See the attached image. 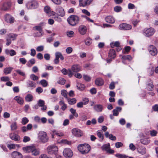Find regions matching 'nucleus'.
<instances>
[{
    "instance_id": "obj_15",
    "label": "nucleus",
    "mask_w": 158,
    "mask_h": 158,
    "mask_svg": "<svg viewBox=\"0 0 158 158\" xmlns=\"http://www.w3.org/2000/svg\"><path fill=\"white\" fill-rule=\"evenodd\" d=\"M94 109L96 111L98 112H100L102 111L103 107L101 104H97L94 106Z\"/></svg>"
},
{
    "instance_id": "obj_21",
    "label": "nucleus",
    "mask_w": 158,
    "mask_h": 158,
    "mask_svg": "<svg viewBox=\"0 0 158 158\" xmlns=\"http://www.w3.org/2000/svg\"><path fill=\"white\" fill-rule=\"evenodd\" d=\"M106 21L110 23H113L115 22L114 18L112 16H108L105 18Z\"/></svg>"
},
{
    "instance_id": "obj_46",
    "label": "nucleus",
    "mask_w": 158,
    "mask_h": 158,
    "mask_svg": "<svg viewBox=\"0 0 158 158\" xmlns=\"http://www.w3.org/2000/svg\"><path fill=\"white\" fill-rule=\"evenodd\" d=\"M115 156L119 158H127L128 156L125 155L117 153L115 155Z\"/></svg>"
},
{
    "instance_id": "obj_2",
    "label": "nucleus",
    "mask_w": 158,
    "mask_h": 158,
    "mask_svg": "<svg viewBox=\"0 0 158 158\" xmlns=\"http://www.w3.org/2000/svg\"><path fill=\"white\" fill-rule=\"evenodd\" d=\"M38 139L40 142L44 143L48 142L49 137L45 132L40 131L38 133Z\"/></svg>"
},
{
    "instance_id": "obj_56",
    "label": "nucleus",
    "mask_w": 158,
    "mask_h": 158,
    "mask_svg": "<svg viewBox=\"0 0 158 158\" xmlns=\"http://www.w3.org/2000/svg\"><path fill=\"white\" fill-rule=\"evenodd\" d=\"M16 72L20 75L22 76H25V73L20 70L18 69L16 71Z\"/></svg>"
},
{
    "instance_id": "obj_28",
    "label": "nucleus",
    "mask_w": 158,
    "mask_h": 158,
    "mask_svg": "<svg viewBox=\"0 0 158 158\" xmlns=\"http://www.w3.org/2000/svg\"><path fill=\"white\" fill-rule=\"evenodd\" d=\"M122 110V108L121 107H117L115 109L113 110V115L117 116L118 115L119 112H120Z\"/></svg>"
},
{
    "instance_id": "obj_36",
    "label": "nucleus",
    "mask_w": 158,
    "mask_h": 158,
    "mask_svg": "<svg viewBox=\"0 0 158 158\" xmlns=\"http://www.w3.org/2000/svg\"><path fill=\"white\" fill-rule=\"evenodd\" d=\"M31 153L33 155L36 156L38 155L39 154L40 152L38 149L33 147Z\"/></svg>"
},
{
    "instance_id": "obj_43",
    "label": "nucleus",
    "mask_w": 158,
    "mask_h": 158,
    "mask_svg": "<svg viewBox=\"0 0 158 158\" xmlns=\"http://www.w3.org/2000/svg\"><path fill=\"white\" fill-rule=\"evenodd\" d=\"M11 130L14 131L16 130L17 128V123L16 122H14L10 125Z\"/></svg>"
},
{
    "instance_id": "obj_18",
    "label": "nucleus",
    "mask_w": 158,
    "mask_h": 158,
    "mask_svg": "<svg viewBox=\"0 0 158 158\" xmlns=\"http://www.w3.org/2000/svg\"><path fill=\"white\" fill-rule=\"evenodd\" d=\"M80 6L84 7L89 5L92 1H79Z\"/></svg>"
},
{
    "instance_id": "obj_60",
    "label": "nucleus",
    "mask_w": 158,
    "mask_h": 158,
    "mask_svg": "<svg viewBox=\"0 0 158 158\" xmlns=\"http://www.w3.org/2000/svg\"><path fill=\"white\" fill-rule=\"evenodd\" d=\"M85 44L87 45H89L91 43V40L90 39H87L85 40Z\"/></svg>"
},
{
    "instance_id": "obj_33",
    "label": "nucleus",
    "mask_w": 158,
    "mask_h": 158,
    "mask_svg": "<svg viewBox=\"0 0 158 158\" xmlns=\"http://www.w3.org/2000/svg\"><path fill=\"white\" fill-rule=\"evenodd\" d=\"M53 133L54 134V135H57L59 137L63 136L64 135V134L62 132L60 131H56V130H54L53 131Z\"/></svg>"
},
{
    "instance_id": "obj_45",
    "label": "nucleus",
    "mask_w": 158,
    "mask_h": 158,
    "mask_svg": "<svg viewBox=\"0 0 158 158\" xmlns=\"http://www.w3.org/2000/svg\"><path fill=\"white\" fill-rule=\"evenodd\" d=\"M97 135L99 138H101V140H102L104 138V136L102 133L101 132V131H97Z\"/></svg>"
},
{
    "instance_id": "obj_54",
    "label": "nucleus",
    "mask_w": 158,
    "mask_h": 158,
    "mask_svg": "<svg viewBox=\"0 0 158 158\" xmlns=\"http://www.w3.org/2000/svg\"><path fill=\"white\" fill-rule=\"evenodd\" d=\"M114 10L115 12H118L121 10L122 8L120 6H117L114 7Z\"/></svg>"
},
{
    "instance_id": "obj_3",
    "label": "nucleus",
    "mask_w": 158,
    "mask_h": 158,
    "mask_svg": "<svg viewBox=\"0 0 158 158\" xmlns=\"http://www.w3.org/2000/svg\"><path fill=\"white\" fill-rule=\"evenodd\" d=\"M77 148L78 150L83 154L88 153L90 150V146L86 143L80 144Z\"/></svg>"
},
{
    "instance_id": "obj_47",
    "label": "nucleus",
    "mask_w": 158,
    "mask_h": 158,
    "mask_svg": "<svg viewBox=\"0 0 158 158\" xmlns=\"http://www.w3.org/2000/svg\"><path fill=\"white\" fill-rule=\"evenodd\" d=\"M77 87L80 90H83L85 88V85L82 84H78Z\"/></svg>"
},
{
    "instance_id": "obj_39",
    "label": "nucleus",
    "mask_w": 158,
    "mask_h": 158,
    "mask_svg": "<svg viewBox=\"0 0 158 158\" xmlns=\"http://www.w3.org/2000/svg\"><path fill=\"white\" fill-rule=\"evenodd\" d=\"M26 100L28 102H30L32 100L33 96L31 94H28L25 97Z\"/></svg>"
},
{
    "instance_id": "obj_64",
    "label": "nucleus",
    "mask_w": 158,
    "mask_h": 158,
    "mask_svg": "<svg viewBox=\"0 0 158 158\" xmlns=\"http://www.w3.org/2000/svg\"><path fill=\"white\" fill-rule=\"evenodd\" d=\"M84 79L86 81H89L90 80V77L88 76L84 75L83 76Z\"/></svg>"
},
{
    "instance_id": "obj_57",
    "label": "nucleus",
    "mask_w": 158,
    "mask_h": 158,
    "mask_svg": "<svg viewBox=\"0 0 158 158\" xmlns=\"http://www.w3.org/2000/svg\"><path fill=\"white\" fill-rule=\"evenodd\" d=\"M123 146V143L120 142H118L115 143V147L117 148H119Z\"/></svg>"
},
{
    "instance_id": "obj_12",
    "label": "nucleus",
    "mask_w": 158,
    "mask_h": 158,
    "mask_svg": "<svg viewBox=\"0 0 158 158\" xmlns=\"http://www.w3.org/2000/svg\"><path fill=\"white\" fill-rule=\"evenodd\" d=\"M5 21L8 23H12L14 22V18L9 14H6L5 16Z\"/></svg>"
},
{
    "instance_id": "obj_50",
    "label": "nucleus",
    "mask_w": 158,
    "mask_h": 158,
    "mask_svg": "<svg viewBox=\"0 0 158 158\" xmlns=\"http://www.w3.org/2000/svg\"><path fill=\"white\" fill-rule=\"evenodd\" d=\"M58 83L60 84L63 85L65 83V80L63 78H60L59 81L58 82Z\"/></svg>"
},
{
    "instance_id": "obj_24",
    "label": "nucleus",
    "mask_w": 158,
    "mask_h": 158,
    "mask_svg": "<svg viewBox=\"0 0 158 158\" xmlns=\"http://www.w3.org/2000/svg\"><path fill=\"white\" fill-rule=\"evenodd\" d=\"M27 83V87L31 88L32 89L35 88L36 86V83L31 80H28Z\"/></svg>"
},
{
    "instance_id": "obj_59",
    "label": "nucleus",
    "mask_w": 158,
    "mask_h": 158,
    "mask_svg": "<svg viewBox=\"0 0 158 158\" xmlns=\"http://www.w3.org/2000/svg\"><path fill=\"white\" fill-rule=\"evenodd\" d=\"M66 51L67 54H70L73 51L72 48L70 47H68L66 49Z\"/></svg>"
},
{
    "instance_id": "obj_13",
    "label": "nucleus",
    "mask_w": 158,
    "mask_h": 158,
    "mask_svg": "<svg viewBox=\"0 0 158 158\" xmlns=\"http://www.w3.org/2000/svg\"><path fill=\"white\" fill-rule=\"evenodd\" d=\"M11 5L10 2L9 1H7L3 4L2 9L4 10H6L10 8Z\"/></svg>"
},
{
    "instance_id": "obj_25",
    "label": "nucleus",
    "mask_w": 158,
    "mask_h": 158,
    "mask_svg": "<svg viewBox=\"0 0 158 158\" xmlns=\"http://www.w3.org/2000/svg\"><path fill=\"white\" fill-rule=\"evenodd\" d=\"M5 53L7 55L9 54L11 56H13L16 54V52L13 49L10 50L7 49L5 50Z\"/></svg>"
},
{
    "instance_id": "obj_58",
    "label": "nucleus",
    "mask_w": 158,
    "mask_h": 158,
    "mask_svg": "<svg viewBox=\"0 0 158 158\" xmlns=\"http://www.w3.org/2000/svg\"><path fill=\"white\" fill-rule=\"evenodd\" d=\"M1 80L4 81H8L10 80V78L8 77H1Z\"/></svg>"
},
{
    "instance_id": "obj_48",
    "label": "nucleus",
    "mask_w": 158,
    "mask_h": 158,
    "mask_svg": "<svg viewBox=\"0 0 158 158\" xmlns=\"http://www.w3.org/2000/svg\"><path fill=\"white\" fill-rule=\"evenodd\" d=\"M29 122V120L26 117H24L22 118L21 123L23 125H25Z\"/></svg>"
},
{
    "instance_id": "obj_53",
    "label": "nucleus",
    "mask_w": 158,
    "mask_h": 158,
    "mask_svg": "<svg viewBox=\"0 0 158 158\" xmlns=\"http://www.w3.org/2000/svg\"><path fill=\"white\" fill-rule=\"evenodd\" d=\"M150 133L151 136H155L157 134V132L155 130H152L150 131Z\"/></svg>"
},
{
    "instance_id": "obj_35",
    "label": "nucleus",
    "mask_w": 158,
    "mask_h": 158,
    "mask_svg": "<svg viewBox=\"0 0 158 158\" xmlns=\"http://www.w3.org/2000/svg\"><path fill=\"white\" fill-rule=\"evenodd\" d=\"M67 99L68 102L69 104L70 105H73L76 102L77 100L75 98H68Z\"/></svg>"
},
{
    "instance_id": "obj_8",
    "label": "nucleus",
    "mask_w": 158,
    "mask_h": 158,
    "mask_svg": "<svg viewBox=\"0 0 158 158\" xmlns=\"http://www.w3.org/2000/svg\"><path fill=\"white\" fill-rule=\"evenodd\" d=\"M55 58L54 59V62L55 64H57L59 63V58L63 60L64 59V57L62 55V54L59 52H56L55 53Z\"/></svg>"
},
{
    "instance_id": "obj_44",
    "label": "nucleus",
    "mask_w": 158,
    "mask_h": 158,
    "mask_svg": "<svg viewBox=\"0 0 158 158\" xmlns=\"http://www.w3.org/2000/svg\"><path fill=\"white\" fill-rule=\"evenodd\" d=\"M149 83L148 84V88L149 90H152L153 87V85L152 82L151 80H149Z\"/></svg>"
},
{
    "instance_id": "obj_38",
    "label": "nucleus",
    "mask_w": 158,
    "mask_h": 158,
    "mask_svg": "<svg viewBox=\"0 0 158 158\" xmlns=\"http://www.w3.org/2000/svg\"><path fill=\"white\" fill-rule=\"evenodd\" d=\"M69 111L72 114V115H73L76 118L78 117V114L76 112V110L75 109H74L73 108H71L70 109Z\"/></svg>"
},
{
    "instance_id": "obj_29",
    "label": "nucleus",
    "mask_w": 158,
    "mask_h": 158,
    "mask_svg": "<svg viewBox=\"0 0 158 158\" xmlns=\"http://www.w3.org/2000/svg\"><path fill=\"white\" fill-rule=\"evenodd\" d=\"M14 99L16 100L19 104L20 105H22L23 103V98L20 96H15L14 98Z\"/></svg>"
},
{
    "instance_id": "obj_34",
    "label": "nucleus",
    "mask_w": 158,
    "mask_h": 158,
    "mask_svg": "<svg viewBox=\"0 0 158 158\" xmlns=\"http://www.w3.org/2000/svg\"><path fill=\"white\" fill-rule=\"evenodd\" d=\"M101 148L103 150L106 152L109 148H110V144L109 143L105 144Z\"/></svg>"
},
{
    "instance_id": "obj_26",
    "label": "nucleus",
    "mask_w": 158,
    "mask_h": 158,
    "mask_svg": "<svg viewBox=\"0 0 158 158\" xmlns=\"http://www.w3.org/2000/svg\"><path fill=\"white\" fill-rule=\"evenodd\" d=\"M108 56L109 57L114 59L116 56L115 51L113 49H110L109 51Z\"/></svg>"
},
{
    "instance_id": "obj_17",
    "label": "nucleus",
    "mask_w": 158,
    "mask_h": 158,
    "mask_svg": "<svg viewBox=\"0 0 158 158\" xmlns=\"http://www.w3.org/2000/svg\"><path fill=\"white\" fill-rule=\"evenodd\" d=\"M10 137L11 139L15 141H18L20 139V137L19 136L15 134H10Z\"/></svg>"
},
{
    "instance_id": "obj_62",
    "label": "nucleus",
    "mask_w": 158,
    "mask_h": 158,
    "mask_svg": "<svg viewBox=\"0 0 158 158\" xmlns=\"http://www.w3.org/2000/svg\"><path fill=\"white\" fill-rule=\"evenodd\" d=\"M36 91L37 92L40 94L43 92V89L41 87H39L36 88Z\"/></svg>"
},
{
    "instance_id": "obj_40",
    "label": "nucleus",
    "mask_w": 158,
    "mask_h": 158,
    "mask_svg": "<svg viewBox=\"0 0 158 158\" xmlns=\"http://www.w3.org/2000/svg\"><path fill=\"white\" fill-rule=\"evenodd\" d=\"M61 93L62 96L66 99H68V92L67 90L65 89H62L61 90Z\"/></svg>"
},
{
    "instance_id": "obj_1",
    "label": "nucleus",
    "mask_w": 158,
    "mask_h": 158,
    "mask_svg": "<svg viewBox=\"0 0 158 158\" xmlns=\"http://www.w3.org/2000/svg\"><path fill=\"white\" fill-rule=\"evenodd\" d=\"M67 21L70 25L74 26L79 23L80 19L77 15H71L68 18Z\"/></svg>"
},
{
    "instance_id": "obj_27",
    "label": "nucleus",
    "mask_w": 158,
    "mask_h": 158,
    "mask_svg": "<svg viewBox=\"0 0 158 158\" xmlns=\"http://www.w3.org/2000/svg\"><path fill=\"white\" fill-rule=\"evenodd\" d=\"M141 143L144 145H148L150 142V140L145 137H143L140 139Z\"/></svg>"
},
{
    "instance_id": "obj_31",
    "label": "nucleus",
    "mask_w": 158,
    "mask_h": 158,
    "mask_svg": "<svg viewBox=\"0 0 158 158\" xmlns=\"http://www.w3.org/2000/svg\"><path fill=\"white\" fill-rule=\"evenodd\" d=\"M95 82L96 84L99 86H101L103 84V81L102 79L101 78L96 79Z\"/></svg>"
},
{
    "instance_id": "obj_52",
    "label": "nucleus",
    "mask_w": 158,
    "mask_h": 158,
    "mask_svg": "<svg viewBox=\"0 0 158 158\" xmlns=\"http://www.w3.org/2000/svg\"><path fill=\"white\" fill-rule=\"evenodd\" d=\"M150 53L152 56H155L156 55L157 53V51L156 49H154V50H152L149 52Z\"/></svg>"
},
{
    "instance_id": "obj_22",
    "label": "nucleus",
    "mask_w": 158,
    "mask_h": 158,
    "mask_svg": "<svg viewBox=\"0 0 158 158\" xmlns=\"http://www.w3.org/2000/svg\"><path fill=\"white\" fill-rule=\"evenodd\" d=\"M13 158H22V155L19 152L14 151L11 154Z\"/></svg>"
},
{
    "instance_id": "obj_32",
    "label": "nucleus",
    "mask_w": 158,
    "mask_h": 158,
    "mask_svg": "<svg viewBox=\"0 0 158 158\" xmlns=\"http://www.w3.org/2000/svg\"><path fill=\"white\" fill-rule=\"evenodd\" d=\"M13 68L11 67H6L4 69L3 72L6 75H7L11 73Z\"/></svg>"
},
{
    "instance_id": "obj_6",
    "label": "nucleus",
    "mask_w": 158,
    "mask_h": 158,
    "mask_svg": "<svg viewBox=\"0 0 158 158\" xmlns=\"http://www.w3.org/2000/svg\"><path fill=\"white\" fill-rule=\"evenodd\" d=\"M26 6L28 9H34L37 8L38 4L35 1H30L26 3Z\"/></svg>"
},
{
    "instance_id": "obj_14",
    "label": "nucleus",
    "mask_w": 158,
    "mask_h": 158,
    "mask_svg": "<svg viewBox=\"0 0 158 158\" xmlns=\"http://www.w3.org/2000/svg\"><path fill=\"white\" fill-rule=\"evenodd\" d=\"M45 104L44 101L41 99L39 100L37 103L39 106L42 107L41 108V110H45L47 109V106L44 105Z\"/></svg>"
},
{
    "instance_id": "obj_19",
    "label": "nucleus",
    "mask_w": 158,
    "mask_h": 158,
    "mask_svg": "<svg viewBox=\"0 0 158 158\" xmlns=\"http://www.w3.org/2000/svg\"><path fill=\"white\" fill-rule=\"evenodd\" d=\"M71 67L72 70L73 72H78L81 70V67L78 64H74Z\"/></svg>"
},
{
    "instance_id": "obj_7",
    "label": "nucleus",
    "mask_w": 158,
    "mask_h": 158,
    "mask_svg": "<svg viewBox=\"0 0 158 158\" xmlns=\"http://www.w3.org/2000/svg\"><path fill=\"white\" fill-rule=\"evenodd\" d=\"M63 153L64 156L66 158H71L73 155L72 151L69 148H65Z\"/></svg>"
},
{
    "instance_id": "obj_23",
    "label": "nucleus",
    "mask_w": 158,
    "mask_h": 158,
    "mask_svg": "<svg viewBox=\"0 0 158 158\" xmlns=\"http://www.w3.org/2000/svg\"><path fill=\"white\" fill-rule=\"evenodd\" d=\"M43 23H40V24L39 25L36 26L35 27H34L33 28L34 29L38 31H39L40 33H41V35L42 34H44V32L43 31V30L42 29V26L43 25Z\"/></svg>"
},
{
    "instance_id": "obj_5",
    "label": "nucleus",
    "mask_w": 158,
    "mask_h": 158,
    "mask_svg": "<svg viewBox=\"0 0 158 158\" xmlns=\"http://www.w3.org/2000/svg\"><path fill=\"white\" fill-rule=\"evenodd\" d=\"M155 33V31L153 28H150L145 29L143 31V34L146 37H149L153 35Z\"/></svg>"
},
{
    "instance_id": "obj_16",
    "label": "nucleus",
    "mask_w": 158,
    "mask_h": 158,
    "mask_svg": "<svg viewBox=\"0 0 158 158\" xmlns=\"http://www.w3.org/2000/svg\"><path fill=\"white\" fill-rule=\"evenodd\" d=\"M56 11L58 15L61 17H63L65 15V12L63 8L59 7L57 8Z\"/></svg>"
},
{
    "instance_id": "obj_30",
    "label": "nucleus",
    "mask_w": 158,
    "mask_h": 158,
    "mask_svg": "<svg viewBox=\"0 0 158 158\" xmlns=\"http://www.w3.org/2000/svg\"><path fill=\"white\" fill-rule=\"evenodd\" d=\"M35 63V60L34 58H32L28 61L26 64L27 66L31 67Z\"/></svg>"
},
{
    "instance_id": "obj_61",
    "label": "nucleus",
    "mask_w": 158,
    "mask_h": 158,
    "mask_svg": "<svg viewBox=\"0 0 158 158\" xmlns=\"http://www.w3.org/2000/svg\"><path fill=\"white\" fill-rule=\"evenodd\" d=\"M20 63L23 64H25L27 62V60L24 58H20L19 59Z\"/></svg>"
},
{
    "instance_id": "obj_55",
    "label": "nucleus",
    "mask_w": 158,
    "mask_h": 158,
    "mask_svg": "<svg viewBox=\"0 0 158 158\" xmlns=\"http://www.w3.org/2000/svg\"><path fill=\"white\" fill-rule=\"evenodd\" d=\"M74 35V32L73 31H70L67 32V35L69 37H72Z\"/></svg>"
},
{
    "instance_id": "obj_41",
    "label": "nucleus",
    "mask_w": 158,
    "mask_h": 158,
    "mask_svg": "<svg viewBox=\"0 0 158 158\" xmlns=\"http://www.w3.org/2000/svg\"><path fill=\"white\" fill-rule=\"evenodd\" d=\"M138 152L139 153L142 155L144 154L146 152V149L145 148H141L138 149Z\"/></svg>"
},
{
    "instance_id": "obj_9",
    "label": "nucleus",
    "mask_w": 158,
    "mask_h": 158,
    "mask_svg": "<svg viewBox=\"0 0 158 158\" xmlns=\"http://www.w3.org/2000/svg\"><path fill=\"white\" fill-rule=\"evenodd\" d=\"M72 134L77 137H81L83 135V133L80 129L77 128H73L72 130Z\"/></svg>"
},
{
    "instance_id": "obj_4",
    "label": "nucleus",
    "mask_w": 158,
    "mask_h": 158,
    "mask_svg": "<svg viewBox=\"0 0 158 158\" xmlns=\"http://www.w3.org/2000/svg\"><path fill=\"white\" fill-rule=\"evenodd\" d=\"M58 148L55 145L49 146L47 148V151L49 154H57L58 151Z\"/></svg>"
},
{
    "instance_id": "obj_10",
    "label": "nucleus",
    "mask_w": 158,
    "mask_h": 158,
    "mask_svg": "<svg viewBox=\"0 0 158 158\" xmlns=\"http://www.w3.org/2000/svg\"><path fill=\"white\" fill-rule=\"evenodd\" d=\"M119 27L121 30H127L131 29L132 27L130 24L126 23H122L119 25Z\"/></svg>"
},
{
    "instance_id": "obj_42",
    "label": "nucleus",
    "mask_w": 158,
    "mask_h": 158,
    "mask_svg": "<svg viewBox=\"0 0 158 158\" xmlns=\"http://www.w3.org/2000/svg\"><path fill=\"white\" fill-rule=\"evenodd\" d=\"M40 83L43 87H46L48 85L47 81L44 79H43L40 81Z\"/></svg>"
},
{
    "instance_id": "obj_11",
    "label": "nucleus",
    "mask_w": 158,
    "mask_h": 158,
    "mask_svg": "<svg viewBox=\"0 0 158 158\" xmlns=\"http://www.w3.org/2000/svg\"><path fill=\"white\" fill-rule=\"evenodd\" d=\"M78 31L81 34L84 35L86 34L87 32L86 27L84 25H81L79 27Z\"/></svg>"
},
{
    "instance_id": "obj_49",
    "label": "nucleus",
    "mask_w": 158,
    "mask_h": 158,
    "mask_svg": "<svg viewBox=\"0 0 158 158\" xmlns=\"http://www.w3.org/2000/svg\"><path fill=\"white\" fill-rule=\"evenodd\" d=\"M30 78L34 81H36L38 80V77L34 74H31L30 76Z\"/></svg>"
},
{
    "instance_id": "obj_51",
    "label": "nucleus",
    "mask_w": 158,
    "mask_h": 158,
    "mask_svg": "<svg viewBox=\"0 0 158 158\" xmlns=\"http://www.w3.org/2000/svg\"><path fill=\"white\" fill-rule=\"evenodd\" d=\"M122 59L123 60H130L132 59L131 57L129 55L127 56H123L122 57Z\"/></svg>"
},
{
    "instance_id": "obj_63",
    "label": "nucleus",
    "mask_w": 158,
    "mask_h": 158,
    "mask_svg": "<svg viewBox=\"0 0 158 158\" xmlns=\"http://www.w3.org/2000/svg\"><path fill=\"white\" fill-rule=\"evenodd\" d=\"M82 102L84 105H86L89 102V99L87 98H85L83 99Z\"/></svg>"
},
{
    "instance_id": "obj_20",
    "label": "nucleus",
    "mask_w": 158,
    "mask_h": 158,
    "mask_svg": "<svg viewBox=\"0 0 158 158\" xmlns=\"http://www.w3.org/2000/svg\"><path fill=\"white\" fill-rule=\"evenodd\" d=\"M44 11L49 16L51 15H53L54 13V12L51 11L50 7L48 6L44 7Z\"/></svg>"
},
{
    "instance_id": "obj_37",
    "label": "nucleus",
    "mask_w": 158,
    "mask_h": 158,
    "mask_svg": "<svg viewBox=\"0 0 158 158\" xmlns=\"http://www.w3.org/2000/svg\"><path fill=\"white\" fill-rule=\"evenodd\" d=\"M33 147L31 146H27L23 147V149L27 152H32Z\"/></svg>"
}]
</instances>
